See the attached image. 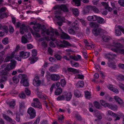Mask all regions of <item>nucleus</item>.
Listing matches in <instances>:
<instances>
[{"instance_id":"f257e3e1","label":"nucleus","mask_w":124,"mask_h":124,"mask_svg":"<svg viewBox=\"0 0 124 124\" xmlns=\"http://www.w3.org/2000/svg\"><path fill=\"white\" fill-rule=\"evenodd\" d=\"M11 62L8 64L1 72V78L0 79V83L7 81L8 74V72L15 67L16 63V62L14 60H11Z\"/></svg>"},{"instance_id":"f03ea898","label":"nucleus","mask_w":124,"mask_h":124,"mask_svg":"<svg viewBox=\"0 0 124 124\" xmlns=\"http://www.w3.org/2000/svg\"><path fill=\"white\" fill-rule=\"evenodd\" d=\"M54 9H57L55 11V14H59L61 13L62 11L64 12H68V8L65 5L62 4L61 5H56L54 7Z\"/></svg>"},{"instance_id":"7ed1b4c3","label":"nucleus","mask_w":124,"mask_h":124,"mask_svg":"<svg viewBox=\"0 0 124 124\" xmlns=\"http://www.w3.org/2000/svg\"><path fill=\"white\" fill-rule=\"evenodd\" d=\"M16 25L18 27H20V31L21 34H23V31H25L26 32H28V29L25 24H22L21 25V23L19 22H18L16 23Z\"/></svg>"},{"instance_id":"20e7f679","label":"nucleus","mask_w":124,"mask_h":124,"mask_svg":"<svg viewBox=\"0 0 124 124\" xmlns=\"http://www.w3.org/2000/svg\"><path fill=\"white\" fill-rule=\"evenodd\" d=\"M56 45L57 46H59L60 48L66 47L67 46H70L72 45L68 42L65 40H60L59 42L57 43Z\"/></svg>"},{"instance_id":"39448f33","label":"nucleus","mask_w":124,"mask_h":124,"mask_svg":"<svg viewBox=\"0 0 124 124\" xmlns=\"http://www.w3.org/2000/svg\"><path fill=\"white\" fill-rule=\"evenodd\" d=\"M33 101H34L36 102V103L35 102L32 103L31 104L32 106L35 108H38L39 109L42 108L41 104L38 98H34L33 99Z\"/></svg>"},{"instance_id":"423d86ee","label":"nucleus","mask_w":124,"mask_h":124,"mask_svg":"<svg viewBox=\"0 0 124 124\" xmlns=\"http://www.w3.org/2000/svg\"><path fill=\"white\" fill-rule=\"evenodd\" d=\"M90 8H92L93 10L95 12H97L98 11L97 9L95 6H88L84 9L83 10V13L84 14L88 13Z\"/></svg>"},{"instance_id":"0eeeda50","label":"nucleus","mask_w":124,"mask_h":124,"mask_svg":"<svg viewBox=\"0 0 124 124\" xmlns=\"http://www.w3.org/2000/svg\"><path fill=\"white\" fill-rule=\"evenodd\" d=\"M27 112L30 115L31 118H34L36 116L35 110L32 108L30 107L29 108Z\"/></svg>"},{"instance_id":"6e6552de","label":"nucleus","mask_w":124,"mask_h":124,"mask_svg":"<svg viewBox=\"0 0 124 124\" xmlns=\"http://www.w3.org/2000/svg\"><path fill=\"white\" fill-rule=\"evenodd\" d=\"M59 29V31L60 33H61L60 34V36L61 37L64 39H69L70 38V37L67 34L64 32L60 27L58 28Z\"/></svg>"},{"instance_id":"1a4fd4ad","label":"nucleus","mask_w":124,"mask_h":124,"mask_svg":"<svg viewBox=\"0 0 124 124\" xmlns=\"http://www.w3.org/2000/svg\"><path fill=\"white\" fill-rule=\"evenodd\" d=\"M6 8H2L0 9V19L4 18L6 17H7V13H4L2 12L5 11Z\"/></svg>"},{"instance_id":"9d476101","label":"nucleus","mask_w":124,"mask_h":124,"mask_svg":"<svg viewBox=\"0 0 124 124\" xmlns=\"http://www.w3.org/2000/svg\"><path fill=\"white\" fill-rule=\"evenodd\" d=\"M102 31V30L100 28H94L92 30V32L95 36L100 34V33Z\"/></svg>"},{"instance_id":"9b49d317","label":"nucleus","mask_w":124,"mask_h":124,"mask_svg":"<svg viewBox=\"0 0 124 124\" xmlns=\"http://www.w3.org/2000/svg\"><path fill=\"white\" fill-rule=\"evenodd\" d=\"M30 54V52H25L24 51L21 52L20 53V55L23 58H26L28 57Z\"/></svg>"},{"instance_id":"f8f14e48","label":"nucleus","mask_w":124,"mask_h":124,"mask_svg":"<svg viewBox=\"0 0 124 124\" xmlns=\"http://www.w3.org/2000/svg\"><path fill=\"white\" fill-rule=\"evenodd\" d=\"M60 77L58 75L53 74L51 76V80L54 81H57L60 79Z\"/></svg>"},{"instance_id":"ddd939ff","label":"nucleus","mask_w":124,"mask_h":124,"mask_svg":"<svg viewBox=\"0 0 124 124\" xmlns=\"http://www.w3.org/2000/svg\"><path fill=\"white\" fill-rule=\"evenodd\" d=\"M114 99L116 100V102H117L119 104L121 105L124 103L122 100L117 96H114Z\"/></svg>"},{"instance_id":"4468645a","label":"nucleus","mask_w":124,"mask_h":124,"mask_svg":"<svg viewBox=\"0 0 124 124\" xmlns=\"http://www.w3.org/2000/svg\"><path fill=\"white\" fill-rule=\"evenodd\" d=\"M64 94L66 96V99L67 101H69L71 98L72 95L70 92L67 93V92L65 93Z\"/></svg>"},{"instance_id":"2eb2a0df","label":"nucleus","mask_w":124,"mask_h":124,"mask_svg":"<svg viewBox=\"0 0 124 124\" xmlns=\"http://www.w3.org/2000/svg\"><path fill=\"white\" fill-rule=\"evenodd\" d=\"M41 83V81L40 80H37L35 79L33 80V84L35 86H39Z\"/></svg>"},{"instance_id":"dca6fc26","label":"nucleus","mask_w":124,"mask_h":124,"mask_svg":"<svg viewBox=\"0 0 124 124\" xmlns=\"http://www.w3.org/2000/svg\"><path fill=\"white\" fill-rule=\"evenodd\" d=\"M96 18H97V16L94 15L92 16H89L87 18L88 21H95Z\"/></svg>"},{"instance_id":"f3484780","label":"nucleus","mask_w":124,"mask_h":124,"mask_svg":"<svg viewBox=\"0 0 124 124\" xmlns=\"http://www.w3.org/2000/svg\"><path fill=\"white\" fill-rule=\"evenodd\" d=\"M3 116L4 118L7 120L11 122L13 124H14V123H13V121L12 120L11 118H10L9 116H7L5 114H3Z\"/></svg>"},{"instance_id":"a211bd4d","label":"nucleus","mask_w":124,"mask_h":124,"mask_svg":"<svg viewBox=\"0 0 124 124\" xmlns=\"http://www.w3.org/2000/svg\"><path fill=\"white\" fill-rule=\"evenodd\" d=\"M89 25L91 27L94 28L98 27H99V26L100 25V24L97 23H95V22H91Z\"/></svg>"},{"instance_id":"6ab92c4d","label":"nucleus","mask_w":124,"mask_h":124,"mask_svg":"<svg viewBox=\"0 0 124 124\" xmlns=\"http://www.w3.org/2000/svg\"><path fill=\"white\" fill-rule=\"evenodd\" d=\"M54 31H49V29H47L46 31V34L47 35H50L51 37H53L54 35Z\"/></svg>"},{"instance_id":"aec40b11","label":"nucleus","mask_w":124,"mask_h":124,"mask_svg":"<svg viewBox=\"0 0 124 124\" xmlns=\"http://www.w3.org/2000/svg\"><path fill=\"white\" fill-rule=\"evenodd\" d=\"M62 88L59 87L55 91V94L56 95H60L62 92Z\"/></svg>"},{"instance_id":"412c9836","label":"nucleus","mask_w":124,"mask_h":124,"mask_svg":"<svg viewBox=\"0 0 124 124\" xmlns=\"http://www.w3.org/2000/svg\"><path fill=\"white\" fill-rule=\"evenodd\" d=\"M22 83H23V85L25 86H28L29 85V84L27 79L22 80Z\"/></svg>"},{"instance_id":"4be33fe9","label":"nucleus","mask_w":124,"mask_h":124,"mask_svg":"<svg viewBox=\"0 0 124 124\" xmlns=\"http://www.w3.org/2000/svg\"><path fill=\"white\" fill-rule=\"evenodd\" d=\"M93 104L94 106L96 108L99 109H101V107L100 105L99 102L95 101L94 102Z\"/></svg>"},{"instance_id":"5701e85b","label":"nucleus","mask_w":124,"mask_h":124,"mask_svg":"<svg viewBox=\"0 0 124 124\" xmlns=\"http://www.w3.org/2000/svg\"><path fill=\"white\" fill-rule=\"evenodd\" d=\"M113 45L117 48H122L123 47L120 43H114Z\"/></svg>"},{"instance_id":"b1692460","label":"nucleus","mask_w":124,"mask_h":124,"mask_svg":"<svg viewBox=\"0 0 124 124\" xmlns=\"http://www.w3.org/2000/svg\"><path fill=\"white\" fill-rule=\"evenodd\" d=\"M82 0H73V1L74 2L75 5L79 6L81 5V1Z\"/></svg>"},{"instance_id":"393cba45","label":"nucleus","mask_w":124,"mask_h":124,"mask_svg":"<svg viewBox=\"0 0 124 124\" xmlns=\"http://www.w3.org/2000/svg\"><path fill=\"white\" fill-rule=\"evenodd\" d=\"M96 20H97L98 23H102L104 21V19L102 17L97 16Z\"/></svg>"},{"instance_id":"a878e982","label":"nucleus","mask_w":124,"mask_h":124,"mask_svg":"<svg viewBox=\"0 0 124 124\" xmlns=\"http://www.w3.org/2000/svg\"><path fill=\"white\" fill-rule=\"evenodd\" d=\"M21 42L23 44H26L29 42V41L24 36H22L21 38Z\"/></svg>"},{"instance_id":"bb28decb","label":"nucleus","mask_w":124,"mask_h":124,"mask_svg":"<svg viewBox=\"0 0 124 124\" xmlns=\"http://www.w3.org/2000/svg\"><path fill=\"white\" fill-rule=\"evenodd\" d=\"M117 78L120 81H124V76L121 74L118 75L117 76Z\"/></svg>"},{"instance_id":"cd10ccee","label":"nucleus","mask_w":124,"mask_h":124,"mask_svg":"<svg viewBox=\"0 0 124 124\" xmlns=\"http://www.w3.org/2000/svg\"><path fill=\"white\" fill-rule=\"evenodd\" d=\"M26 76V75L24 74H20L19 75L18 77L20 78L21 77V78L22 80L20 82L21 84H22V81H23L22 80L26 79V78H25Z\"/></svg>"},{"instance_id":"c85d7f7f","label":"nucleus","mask_w":124,"mask_h":124,"mask_svg":"<svg viewBox=\"0 0 124 124\" xmlns=\"http://www.w3.org/2000/svg\"><path fill=\"white\" fill-rule=\"evenodd\" d=\"M84 84V82L83 81H81L80 82H78L76 85L77 87H83Z\"/></svg>"},{"instance_id":"c756f323","label":"nucleus","mask_w":124,"mask_h":124,"mask_svg":"<svg viewBox=\"0 0 124 124\" xmlns=\"http://www.w3.org/2000/svg\"><path fill=\"white\" fill-rule=\"evenodd\" d=\"M72 11L73 14L75 15V16H78L79 14V13L78 11V9L76 8L72 10Z\"/></svg>"},{"instance_id":"7c9ffc66","label":"nucleus","mask_w":124,"mask_h":124,"mask_svg":"<svg viewBox=\"0 0 124 124\" xmlns=\"http://www.w3.org/2000/svg\"><path fill=\"white\" fill-rule=\"evenodd\" d=\"M101 38L103 41L105 42H108L109 40V38L105 36H102Z\"/></svg>"},{"instance_id":"2f4dec72","label":"nucleus","mask_w":124,"mask_h":124,"mask_svg":"<svg viewBox=\"0 0 124 124\" xmlns=\"http://www.w3.org/2000/svg\"><path fill=\"white\" fill-rule=\"evenodd\" d=\"M85 97L87 99H89L90 98L91 94L89 92L86 91L85 92Z\"/></svg>"},{"instance_id":"473e14b6","label":"nucleus","mask_w":124,"mask_h":124,"mask_svg":"<svg viewBox=\"0 0 124 124\" xmlns=\"http://www.w3.org/2000/svg\"><path fill=\"white\" fill-rule=\"evenodd\" d=\"M2 42L3 44L5 45L8 44L9 42L8 38L7 37L4 38L2 40Z\"/></svg>"},{"instance_id":"72a5a7b5","label":"nucleus","mask_w":124,"mask_h":124,"mask_svg":"<svg viewBox=\"0 0 124 124\" xmlns=\"http://www.w3.org/2000/svg\"><path fill=\"white\" fill-rule=\"evenodd\" d=\"M37 27L39 29H41L42 28L45 29V25H42L39 23L37 24Z\"/></svg>"},{"instance_id":"f704fd0d","label":"nucleus","mask_w":124,"mask_h":124,"mask_svg":"<svg viewBox=\"0 0 124 124\" xmlns=\"http://www.w3.org/2000/svg\"><path fill=\"white\" fill-rule=\"evenodd\" d=\"M13 80L14 83H17L19 81V79L16 76H15L13 78Z\"/></svg>"},{"instance_id":"c9c22d12","label":"nucleus","mask_w":124,"mask_h":124,"mask_svg":"<svg viewBox=\"0 0 124 124\" xmlns=\"http://www.w3.org/2000/svg\"><path fill=\"white\" fill-rule=\"evenodd\" d=\"M96 116L98 118V120L101 119L102 117L101 114L99 112H97L96 113Z\"/></svg>"},{"instance_id":"e433bc0d","label":"nucleus","mask_w":124,"mask_h":124,"mask_svg":"<svg viewBox=\"0 0 124 124\" xmlns=\"http://www.w3.org/2000/svg\"><path fill=\"white\" fill-rule=\"evenodd\" d=\"M111 106V108L110 109L111 110L114 111H116L117 110L118 107L116 105H113L112 104Z\"/></svg>"},{"instance_id":"4c0bfd02","label":"nucleus","mask_w":124,"mask_h":124,"mask_svg":"<svg viewBox=\"0 0 124 124\" xmlns=\"http://www.w3.org/2000/svg\"><path fill=\"white\" fill-rule=\"evenodd\" d=\"M25 92L26 94L28 96L30 95L31 93L30 91L27 88H25Z\"/></svg>"},{"instance_id":"58836bf2","label":"nucleus","mask_w":124,"mask_h":124,"mask_svg":"<svg viewBox=\"0 0 124 124\" xmlns=\"http://www.w3.org/2000/svg\"><path fill=\"white\" fill-rule=\"evenodd\" d=\"M55 16L56 18L59 20L63 21L64 20V18L63 17H62L60 16L57 15H56Z\"/></svg>"},{"instance_id":"ea45409f","label":"nucleus","mask_w":124,"mask_h":124,"mask_svg":"<svg viewBox=\"0 0 124 124\" xmlns=\"http://www.w3.org/2000/svg\"><path fill=\"white\" fill-rule=\"evenodd\" d=\"M111 115L115 117H116L117 116L116 115L110 110H109L108 111V114H107V115Z\"/></svg>"},{"instance_id":"a19ab883","label":"nucleus","mask_w":124,"mask_h":124,"mask_svg":"<svg viewBox=\"0 0 124 124\" xmlns=\"http://www.w3.org/2000/svg\"><path fill=\"white\" fill-rule=\"evenodd\" d=\"M49 70L51 72H55L56 70L53 66H51L50 68L49 69Z\"/></svg>"},{"instance_id":"79ce46f5","label":"nucleus","mask_w":124,"mask_h":124,"mask_svg":"<svg viewBox=\"0 0 124 124\" xmlns=\"http://www.w3.org/2000/svg\"><path fill=\"white\" fill-rule=\"evenodd\" d=\"M15 105V101H12L9 104V106L12 108H14V106Z\"/></svg>"},{"instance_id":"37998d69","label":"nucleus","mask_w":124,"mask_h":124,"mask_svg":"<svg viewBox=\"0 0 124 124\" xmlns=\"http://www.w3.org/2000/svg\"><path fill=\"white\" fill-rule=\"evenodd\" d=\"M54 56L56 58L57 60H61L62 58V57L61 55H59L57 54H55Z\"/></svg>"},{"instance_id":"c03bdc74","label":"nucleus","mask_w":124,"mask_h":124,"mask_svg":"<svg viewBox=\"0 0 124 124\" xmlns=\"http://www.w3.org/2000/svg\"><path fill=\"white\" fill-rule=\"evenodd\" d=\"M2 29L4 30V31L6 33H7L8 32V27L6 25H4L2 27Z\"/></svg>"},{"instance_id":"a18cd8bd","label":"nucleus","mask_w":124,"mask_h":124,"mask_svg":"<svg viewBox=\"0 0 124 124\" xmlns=\"http://www.w3.org/2000/svg\"><path fill=\"white\" fill-rule=\"evenodd\" d=\"M60 83L62 86L63 87L66 84V81L64 79H62L61 80Z\"/></svg>"},{"instance_id":"49530a36","label":"nucleus","mask_w":124,"mask_h":124,"mask_svg":"<svg viewBox=\"0 0 124 124\" xmlns=\"http://www.w3.org/2000/svg\"><path fill=\"white\" fill-rule=\"evenodd\" d=\"M32 55L33 56H35L37 55V51L36 50L33 49V50L32 53Z\"/></svg>"},{"instance_id":"de8ad7c7","label":"nucleus","mask_w":124,"mask_h":124,"mask_svg":"<svg viewBox=\"0 0 124 124\" xmlns=\"http://www.w3.org/2000/svg\"><path fill=\"white\" fill-rule=\"evenodd\" d=\"M20 115L18 113H17L16 116V120L17 121L19 122L20 120Z\"/></svg>"},{"instance_id":"09e8293b","label":"nucleus","mask_w":124,"mask_h":124,"mask_svg":"<svg viewBox=\"0 0 124 124\" xmlns=\"http://www.w3.org/2000/svg\"><path fill=\"white\" fill-rule=\"evenodd\" d=\"M19 96L20 98L23 99H24L26 97V95L24 93L20 94L19 95Z\"/></svg>"},{"instance_id":"8fccbe9b","label":"nucleus","mask_w":124,"mask_h":124,"mask_svg":"<svg viewBox=\"0 0 124 124\" xmlns=\"http://www.w3.org/2000/svg\"><path fill=\"white\" fill-rule=\"evenodd\" d=\"M118 2L121 6L124 7V0H119L118 1Z\"/></svg>"},{"instance_id":"3c124183","label":"nucleus","mask_w":124,"mask_h":124,"mask_svg":"<svg viewBox=\"0 0 124 124\" xmlns=\"http://www.w3.org/2000/svg\"><path fill=\"white\" fill-rule=\"evenodd\" d=\"M115 33L116 36H119L121 34V32L120 30L118 29L116 30L115 31Z\"/></svg>"},{"instance_id":"603ef678","label":"nucleus","mask_w":124,"mask_h":124,"mask_svg":"<svg viewBox=\"0 0 124 124\" xmlns=\"http://www.w3.org/2000/svg\"><path fill=\"white\" fill-rule=\"evenodd\" d=\"M68 31L70 34L72 33L74 35L75 34V32L74 31V30L72 29H68Z\"/></svg>"},{"instance_id":"864d4df0","label":"nucleus","mask_w":124,"mask_h":124,"mask_svg":"<svg viewBox=\"0 0 124 124\" xmlns=\"http://www.w3.org/2000/svg\"><path fill=\"white\" fill-rule=\"evenodd\" d=\"M22 57L20 56H20H18L17 55H15V57L14 58L18 61H21V60Z\"/></svg>"},{"instance_id":"5fc2aeb1","label":"nucleus","mask_w":124,"mask_h":124,"mask_svg":"<svg viewBox=\"0 0 124 124\" xmlns=\"http://www.w3.org/2000/svg\"><path fill=\"white\" fill-rule=\"evenodd\" d=\"M64 95L59 96L57 98V100L59 101L61 100H64Z\"/></svg>"},{"instance_id":"6e6d98bb","label":"nucleus","mask_w":124,"mask_h":124,"mask_svg":"<svg viewBox=\"0 0 124 124\" xmlns=\"http://www.w3.org/2000/svg\"><path fill=\"white\" fill-rule=\"evenodd\" d=\"M76 69L73 68H70L68 69V70L69 72H75L76 71Z\"/></svg>"},{"instance_id":"4d7b16f0","label":"nucleus","mask_w":124,"mask_h":124,"mask_svg":"<svg viewBox=\"0 0 124 124\" xmlns=\"http://www.w3.org/2000/svg\"><path fill=\"white\" fill-rule=\"evenodd\" d=\"M9 31L10 33H12L14 31V29L13 27L10 26L9 27Z\"/></svg>"},{"instance_id":"13d9d810","label":"nucleus","mask_w":124,"mask_h":124,"mask_svg":"<svg viewBox=\"0 0 124 124\" xmlns=\"http://www.w3.org/2000/svg\"><path fill=\"white\" fill-rule=\"evenodd\" d=\"M12 58V57L11 56H8L5 59V61L6 62H7L8 61H10V60Z\"/></svg>"},{"instance_id":"bf43d9fd","label":"nucleus","mask_w":124,"mask_h":124,"mask_svg":"<svg viewBox=\"0 0 124 124\" xmlns=\"http://www.w3.org/2000/svg\"><path fill=\"white\" fill-rule=\"evenodd\" d=\"M41 45L44 48H46L47 47V45L46 41H43L41 43Z\"/></svg>"},{"instance_id":"052dcab7","label":"nucleus","mask_w":124,"mask_h":124,"mask_svg":"<svg viewBox=\"0 0 124 124\" xmlns=\"http://www.w3.org/2000/svg\"><path fill=\"white\" fill-rule=\"evenodd\" d=\"M112 104H109L108 103H106L105 104V105L104 106L105 107H107L108 108H110V109L111 108V106Z\"/></svg>"},{"instance_id":"680f3d73","label":"nucleus","mask_w":124,"mask_h":124,"mask_svg":"<svg viewBox=\"0 0 124 124\" xmlns=\"http://www.w3.org/2000/svg\"><path fill=\"white\" fill-rule=\"evenodd\" d=\"M27 48L28 49H30L33 48L32 45L30 44H28L27 45Z\"/></svg>"},{"instance_id":"e2e57ef3","label":"nucleus","mask_w":124,"mask_h":124,"mask_svg":"<svg viewBox=\"0 0 124 124\" xmlns=\"http://www.w3.org/2000/svg\"><path fill=\"white\" fill-rule=\"evenodd\" d=\"M105 8L106 9H107L109 11L111 12L112 11V9L109 7L108 6H107V7H105Z\"/></svg>"},{"instance_id":"0e129e2a","label":"nucleus","mask_w":124,"mask_h":124,"mask_svg":"<svg viewBox=\"0 0 124 124\" xmlns=\"http://www.w3.org/2000/svg\"><path fill=\"white\" fill-rule=\"evenodd\" d=\"M46 29H41V34L42 35L44 36L45 35V33L46 32Z\"/></svg>"},{"instance_id":"69168bd1","label":"nucleus","mask_w":124,"mask_h":124,"mask_svg":"<svg viewBox=\"0 0 124 124\" xmlns=\"http://www.w3.org/2000/svg\"><path fill=\"white\" fill-rule=\"evenodd\" d=\"M12 19V22L14 24H15L16 22V20L15 17L13 16H12L11 17Z\"/></svg>"},{"instance_id":"338daca9","label":"nucleus","mask_w":124,"mask_h":124,"mask_svg":"<svg viewBox=\"0 0 124 124\" xmlns=\"http://www.w3.org/2000/svg\"><path fill=\"white\" fill-rule=\"evenodd\" d=\"M40 119L38 118L37 119L33 124H38L39 122Z\"/></svg>"},{"instance_id":"774afa93","label":"nucleus","mask_w":124,"mask_h":124,"mask_svg":"<svg viewBox=\"0 0 124 124\" xmlns=\"http://www.w3.org/2000/svg\"><path fill=\"white\" fill-rule=\"evenodd\" d=\"M74 95L76 96L77 97H79L80 96L78 95V91L76 90H75L74 91Z\"/></svg>"}]
</instances>
